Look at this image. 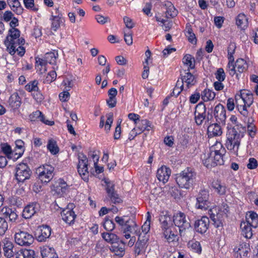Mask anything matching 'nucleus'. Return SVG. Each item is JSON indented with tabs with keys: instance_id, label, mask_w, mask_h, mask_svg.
I'll list each match as a JSON object with an SVG mask.
<instances>
[{
	"instance_id": "obj_23",
	"label": "nucleus",
	"mask_w": 258,
	"mask_h": 258,
	"mask_svg": "<svg viewBox=\"0 0 258 258\" xmlns=\"http://www.w3.org/2000/svg\"><path fill=\"white\" fill-rule=\"evenodd\" d=\"M1 212L4 218L9 219L10 222H15L18 219V216L15 209L5 207L1 209Z\"/></svg>"
},
{
	"instance_id": "obj_9",
	"label": "nucleus",
	"mask_w": 258,
	"mask_h": 258,
	"mask_svg": "<svg viewBox=\"0 0 258 258\" xmlns=\"http://www.w3.org/2000/svg\"><path fill=\"white\" fill-rule=\"evenodd\" d=\"M54 169V167L49 164H45L38 167L37 172L39 179L44 183L50 181L53 177Z\"/></svg>"
},
{
	"instance_id": "obj_26",
	"label": "nucleus",
	"mask_w": 258,
	"mask_h": 258,
	"mask_svg": "<svg viewBox=\"0 0 258 258\" xmlns=\"http://www.w3.org/2000/svg\"><path fill=\"white\" fill-rule=\"evenodd\" d=\"M108 196L110 198L111 202L114 204L119 203L121 200L114 190V185L111 182L107 183L106 188Z\"/></svg>"
},
{
	"instance_id": "obj_55",
	"label": "nucleus",
	"mask_w": 258,
	"mask_h": 258,
	"mask_svg": "<svg viewBox=\"0 0 258 258\" xmlns=\"http://www.w3.org/2000/svg\"><path fill=\"white\" fill-rule=\"evenodd\" d=\"M148 216L147 218L146 221L144 223V224L142 226V232L146 234L148 233L150 229V219L151 216L149 214V212H148Z\"/></svg>"
},
{
	"instance_id": "obj_29",
	"label": "nucleus",
	"mask_w": 258,
	"mask_h": 258,
	"mask_svg": "<svg viewBox=\"0 0 258 258\" xmlns=\"http://www.w3.org/2000/svg\"><path fill=\"white\" fill-rule=\"evenodd\" d=\"M222 134V130L220 124L214 123L209 125L208 127V135L209 137L220 136Z\"/></svg>"
},
{
	"instance_id": "obj_59",
	"label": "nucleus",
	"mask_w": 258,
	"mask_h": 258,
	"mask_svg": "<svg viewBox=\"0 0 258 258\" xmlns=\"http://www.w3.org/2000/svg\"><path fill=\"white\" fill-rule=\"evenodd\" d=\"M8 228V224L6 220L0 217V234H4Z\"/></svg>"
},
{
	"instance_id": "obj_44",
	"label": "nucleus",
	"mask_w": 258,
	"mask_h": 258,
	"mask_svg": "<svg viewBox=\"0 0 258 258\" xmlns=\"http://www.w3.org/2000/svg\"><path fill=\"white\" fill-rule=\"evenodd\" d=\"M165 238L168 242H172L178 240V237L177 234L175 233L171 230V228L168 229L163 232Z\"/></svg>"
},
{
	"instance_id": "obj_7",
	"label": "nucleus",
	"mask_w": 258,
	"mask_h": 258,
	"mask_svg": "<svg viewBox=\"0 0 258 258\" xmlns=\"http://www.w3.org/2000/svg\"><path fill=\"white\" fill-rule=\"evenodd\" d=\"M15 178L18 182H24L29 179L32 171L29 166L24 163L18 164L15 168Z\"/></svg>"
},
{
	"instance_id": "obj_17",
	"label": "nucleus",
	"mask_w": 258,
	"mask_h": 258,
	"mask_svg": "<svg viewBox=\"0 0 258 258\" xmlns=\"http://www.w3.org/2000/svg\"><path fill=\"white\" fill-rule=\"evenodd\" d=\"M210 220L208 217L203 216L195 222V230L201 234L205 233L209 228Z\"/></svg>"
},
{
	"instance_id": "obj_58",
	"label": "nucleus",
	"mask_w": 258,
	"mask_h": 258,
	"mask_svg": "<svg viewBox=\"0 0 258 258\" xmlns=\"http://www.w3.org/2000/svg\"><path fill=\"white\" fill-rule=\"evenodd\" d=\"M56 76L57 75L55 71H50L46 76L44 82L47 84L51 83L56 79Z\"/></svg>"
},
{
	"instance_id": "obj_21",
	"label": "nucleus",
	"mask_w": 258,
	"mask_h": 258,
	"mask_svg": "<svg viewBox=\"0 0 258 258\" xmlns=\"http://www.w3.org/2000/svg\"><path fill=\"white\" fill-rule=\"evenodd\" d=\"M51 234V229L47 225H42L40 227L36 236L37 240L39 242H44L49 238Z\"/></svg>"
},
{
	"instance_id": "obj_20",
	"label": "nucleus",
	"mask_w": 258,
	"mask_h": 258,
	"mask_svg": "<svg viewBox=\"0 0 258 258\" xmlns=\"http://www.w3.org/2000/svg\"><path fill=\"white\" fill-rule=\"evenodd\" d=\"M9 107L13 110L16 111L21 106L22 102L18 92H14L11 94L8 100Z\"/></svg>"
},
{
	"instance_id": "obj_28",
	"label": "nucleus",
	"mask_w": 258,
	"mask_h": 258,
	"mask_svg": "<svg viewBox=\"0 0 258 258\" xmlns=\"http://www.w3.org/2000/svg\"><path fill=\"white\" fill-rule=\"evenodd\" d=\"M212 187L215 192L220 196H224L227 191V186L225 183L220 180L213 181L212 183Z\"/></svg>"
},
{
	"instance_id": "obj_41",
	"label": "nucleus",
	"mask_w": 258,
	"mask_h": 258,
	"mask_svg": "<svg viewBox=\"0 0 258 258\" xmlns=\"http://www.w3.org/2000/svg\"><path fill=\"white\" fill-rule=\"evenodd\" d=\"M138 123V128L141 133L145 131H150L153 127L152 123L147 119H142Z\"/></svg>"
},
{
	"instance_id": "obj_36",
	"label": "nucleus",
	"mask_w": 258,
	"mask_h": 258,
	"mask_svg": "<svg viewBox=\"0 0 258 258\" xmlns=\"http://www.w3.org/2000/svg\"><path fill=\"white\" fill-rule=\"evenodd\" d=\"M35 68L36 71L39 74H43L47 70V63L45 60L41 58L36 57L35 58Z\"/></svg>"
},
{
	"instance_id": "obj_48",
	"label": "nucleus",
	"mask_w": 258,
	"mask_h": 258,
	"mask_svg": "<svg viewBox=\"0 0 258 258\" xmlns=\"http://www.w3.org/2000/svg\"><path fill=\"white\" fill-rule=\"evenodd\" d=\"M188 248L192 250L194 252L198 253H201L202 251V247L199 241L195 240H190L188 243Z\"/></svg>"
},
{
	"instance_id": "obj_3",
	"label": "nucleus",
	"mask_w": 258,
	"mask_h": 258,
	"mask_svg": "<svg viewBox=\"0 0 258 258\" xmlns=\"http://www.w3.org/2000/svg\"><path fill=\"white\" fill-rule=\"evenodd\" d=\"M244 131V129L242 125H236L235 127L228 128L225 146L231 153L235 155H238V151Z\"/></svg>"
},
{
	"instance_id": "obj_5",
	"label": "nucleus",
	"mask_w": 258,
	"mask_h": 258,
	"mask_svg": "<svg viewBox=\"0 0 258 258\" xmlns=\"http://www.w3.org/2000/svg\"><path fill=\"white\" fill-rule=\"evenodd\" d=\"M223 151L222 145L220 143H217L210 148V153L208 157L204 161V165L209 167L223 164L224 163L222 157Z\"/></svg>"
},
{
	"instance_id": "obj_25",
	"label": "nucleus",
	"mask_w": 258,
	"mask_h": 258,
	"mask_svg": "<svg viewBox=\"0 0 258 258\" xmlns=\"http://www.w3.org/2000/svg\"><path fill=\"white\" fill-rule=\"evenodd\" d=\"M109 249L115 255L122 257L125 253L124 243L122 241H116L109 247Z\"/></svg>"
},
{
	"instance_id": "obj_38",
	"label": "nucleus",
	"mask_w": 258,
	"mask_h": 258,
	"mask_svg": "<svg viewBox=\"0 0 258 258\" xmlns=\"http://www.w3.org/2000/svg\"><path fill=\"white\" fill-rule=\"evenodd\" d=\"M163 6L166 9V15L167 17H174L177 15V11L170 2H164Z\"/></svg>"
},
{
	"instance_id": "obj_6",
	"label": "nucleus",
	"mask_w": 258,
	"mask_h": 258,
	"mask_svg": "<svg viewBox=\"0 0 258 258\" xmlns=\"http://www.w3.org/2000/svg\"><path fill=\"white\" fill-rule=\"evenodd\" d=\"M196 178V173L190 168H187L176 174L175 180L179 187L189 189L193 185Z\"/></svg>"
},
{
	"instance_id": "obj_39",
	"label": "nucleus",
	"mask_w": 258,
	"mask_h": 258,
	"mask_svg": "<svg viewBox=\"0 0 258 258\" xmlns=\"http://www.w3.org/2000/svg\"><path fill=\"white\" fill-rule=\"evenodd\" d=\"M201 99L204 102H208L213 100L216 96V93L208 88L205 89L201 93Z\"/></svg>"
},
{
	"instance_id": "obj_42",
	"label": "nucleus",
	"mask_w": 258,
	"mask_h": 258,
	"mask_svg": "<svg viewBox=\"0 0 258 258\" xmlns=\"http://www.w3.org/2000/svg\"><path fill=\"white\" fill-rule=\"evenodd\" d=\"M35 252L32 249H24L16 254V258H34Z\"/></svg>"
},
{
	"instance_id": "obj_46",
	"label": "nucleus",
	"mask_w": 258,
	"mask_h": 258,
	"mask_svg": "<svg viewBox=\"0 0 258 258\" xmlns=\"http://www.w3.org/2000/svg\"><path fill=\"white\" fill-rule=\"evenodd\" d=\"M15 145L16 155H18L17 158H19L23 155L24 152V142L21 140H17L15 141Z\"/></svg>"
},
{
	"instance_id": "obj_4",
	"label": "nucleus",
	"mask_w": 258,
	"mask_h": 258,
	"mask_svg": "<svg viewBox=\"0 0 258 258\" xmlns=\"http://www.w3.org/2000/svg\"><path fill=\"white\" fill-rule=\"evenodd\" d=\"M229 212V207L226 204H222L218 207H213L208 210V214L213 224L216 228H222L224 218Z\"/></svg>"
},
{
	"instance_id": "obj_1",
	"label": "nucleus",
	"mask_w": 258,
	"mask_h": 258,
	"mask_svg": "<svg viewBox=\"0 0 258 258\" xmlns=\"http://www.w3.org/2000/svg\"><path fill=\"white\" fill-rule=\"evenodd\" d=\"M235 100V102L232 98L228 99L226 104L228 110L231 111L235 107L242 116L247 117L248 114L247 108L253 102V94L249 90H241L236 94Z\"/></svg>"
},
{
	"instance_id": "obj_27",
	"label": "nucleus",
	"mask_w": 258,
	"mask_h": 258,
	"mask_svg": "<svg viewBox=\"0 0 258 258\" xmlns=\"http://www.w3.org/2000/svg\"><path fill=\"white\" fill-rule=\"evenodd\" d=\"M182 84H186L188 88L195 85L197 83V80L195 77L188 71V70L185 71L184 75H181Z\"/></svg>"
},
{
	"instance_id": "obj_30",
	"label": "nucleus",
	"mask_w": 258,
	"mask_h": 258,
	"mask_svg": "<svg viewBox=\"0 0 258 258\" xmlns=\"http://www.w3.org/2000/svg\"><path fill=\"white\" fill-rule=\"evenodd\" d=\"M3 242L4 244L3 250L5 255L9 258L13 257L16 252L14 248L13 243L6 239H4Z\"/></svg>"
},
{
	"instance_id": "obj_64",
	"label": "nucleus",
	"mask_w": 258,
	"mask_h": 258,
	"mask_svg": "<svg viewBox=\"0 0 258 258\" xmlns=\"http://www.w3.org/2000/svg\"><path fill=\"white\" fill-rule=\"evenodd\" d=\"M257 162L254 158H250L248 160V163L247 164V167L249 169H253L257 167Z\"/></svg>"
},
{
	"instance_id": "obj_53",
	"label": "nucleus",
	"mask_w": 258,
	"mask_h": 258,
	"mask_svg": "<svg viewBox=\"0 0 258 258\" xmlns=\"http://www.w3.org/2000/svg\"><path fill=\"white\" fill-rule=\"evenodd\" d=\"M215 76L217 81H224L226 78V74L223 69H218L215 73Z\"/></svg>"
},
{
	"instance_id": "obj_10",
	"label": "nucleus",
	"mask_w": 258,
	"mask_h": 258,
	"mask_svg": "<svg viewBox=\"0 0 258 258\" xmlns=\"http://www.w3.org/2000/svg\"><path fill=\"white\" fill-rule=\"evenodd\" d=\"M74 207L73 204H69L67 207L63 209L61 212L62 220L69 225L73 224L77 217L74 211Z\"/></svg>"
},
{
	"instance_id": "obj_60",
	"label": "nucleus",
	"mask_w": 258,
	"mask_h": 258,
	"mask_svg": "<svg viewBox=\"0 0 258 258\" xmlns=\"http://www.w3.org/2000/svg\"><path fill=\"white\" fill-rule=\"evenodd\" d=\"M41 112H42L39 110H36L31 113L29 116L30 121L31 122L39 121V117L41 115Z\"/></svg>"
},
{
	"instance_id": "obj_22",
	"label": "nucleus",
	"mask_w": 258,
	"mask_h": 258,
	"mask_svg": "<svg viewBox=\"0 0 258 258\" xmlns=\"http://www.w3.org/2000/svg\"><path fill=\"white\" fill-rule=\"evenodd\" d=\"M234 250L236 251L235 255L237 258H246L250 249L248 243L242 242L235 248Z\"/></svg>"
},
{
	"instance_id": "obj_63",
	"label": "nucleus",
	"mask_w": 258,
	"mask_h": 258,
	"mask_svg": "<svg viewBox=\"0 0 258 258\" xmlns=\"http://www.w3.org/2000/svg\"><path fill=\"white\" fill-rule=\"evenodd\" d=\"M229 120L231 122V124H228L227 126V128H230L232 127H235L236 125H241V124L239 123L237 121V117L234 115H231Z\"/></svg>"
},
{
	"instance_id": "obj_18",
	"label": "nucleus",
	"mask_w": 258,
	"mask_h": 258,
	"mask_svg": "<svg viewBox=\"0 0 258 258\" xmlns=\"http://www.w3.org/2000/svg\"><path fill=\"white\" fill-rule=\"evenodd\" d=\"M69 189V186L66 182L61 178H59L54 186L53 195L58 197L63 196Z\"/></svg>"
},
{
	"instance_id": "obj_19",
	"label": "nucleus",
	"mask_w": 258,
	"mask_h": 258,
	"mask_svg": "<svg viewBox=\"0 0 258 258\" xmlns=\"http://www.w3.org/2000/svg\"><path fill=\"white\" fill-rule=\"evenodd\" d=\"M126 216L119 217L116 216L115 218V221L120 226L125 227V231H131L134 226H136V224L130 218H127Z\"/></svg>"
},
{
	"instance_id": "obj_47",
	"label": "nucleus",
	"mask_w": 258,
	"mask_h": 258,
	"mask_svg": "<svg viewBox=\"0 0 258 258\" xmlns=\"http://www.w3.org/2000/svg\"><path fill=\"white\" fill-rule=\"evenodd\" d=\"M49 19L51 21V30L56 31L60 27L61 18L56 16H51Z\"/></svg>"
},
{
	"instance_id": "obj_11",
	"label": "nucleus",
	"mask_w": 258,
	"mask_h": 258,
	"mask_svg": "<svg viewBox=\"0 0 258 258\" xmlns=\"http://www.w3.org/2000/svg\"><path fill=\"white\" fill-rule=\"evenodd\" d=\"M88 162V159L86 156L82 155V156H79L78 172L82 178L86 182L89 180Z\"/></svg>"
},
{
	"instance_id": "obj_54",
	"label": "nucleus",
	"mask_w": 258,
	"mask_h": 258,
	"mask_svg": "<svg viewBox=\"0 0 258 258\" xmlns=\"http://www.w3.org/2000/svg\"><path fill=\"white\" fill-rule=\"evenodd\" d=\"M24 4L26 8L34 12H37L38 8L34 4V0H24Z\"/></svg>"
},
{
	"instance_id": "obj_62",
	"label": "nucleus",
	"mask_w": 258,
	"mask_h": 258,
	"mask_svg": "<svg viewBox=\"0 0 258 258\" xmlns=\"http://www.w3.org/2000/svg\"><path fill=\"white\" fill-rule=\"evenodd\" d=\"M2 150L3 153L8 157L11 156L12 153V150L11 146L8 144H4L2 147Z\"/></svg>"
},
{
	"instance_id": "obj_61",
	"label": "nucleus",
	"mask_w": 258,
	"mask_h": 258,
	"mask_svg": "<svg viewBox=\"0 0 258 258\" xmlns=\"http://www.w3.org/2000/svg\"><path fill=\"white\" fill-rule=\"evenodd\" d=\"M201 97V93L197 90L191 95L189 97V102L192 104H195L199 100Z\"/></svg>"
},
{
	"instance_id": "obj_43",
	"label": "nucleus",
	"mask_w": 258,
	"mask_h": 258,
	"mask_svg": "<svg viewBox=\"0 0 258 258\" xmlns=\"http://www.w3.org/2000/svg\"><path fill=\"white\" fill-rule=\"evenodd\" d=\"M195 58L189 54H186L182 58V62L184 65L188 66L187 70H188V71H189L190 69H194L195 68Z\"/></svg>"
},
{
	"instance_id": "obj_2",
	"label": "nucleus",
	"mask_w": 258,
	"mask_h": 258,
	"mask_svg": "<svg viewBox=\"0 0 258 258\" xmlns=\"http://www.w3.org/2000/svg\"><path fill=\"white\" fill-rule=\"evenodd\" d=\"M20 31L17 28H11L8 31L4 44L7 47V51L11 54L15 53L20 56H23L25 52V49L23 46L25 44V39L20 37Z\"/></svg>"
},
{
	"instance_id": "obj_14",
	"label": "nucleus",
	"mask_w": 258,
	"mask_h": 258,
	"mask_svg": "<svg viewBox=\"0 0 258 258\" xmlns=\"http://www.w3.org/2000/svg\"><path fill=\"white\" fill-rule=\"evenodd\" d=\"M214 116L216 121L222 125L225 124L226 119V110L225 107L220 103L217 104L214 108Z\"/></svg>"
},
{
	"instance_id": "obj_37",
	"label": "nucleus",
	"mask_w": 258,
	"mask_h": 258,
	"mask_svg": "<svg viewBox=\"0 0 258 258\" xmlns=\"http://www.w3.org/2000/svg\"><path fill=\"white\" fill-rule=\"evenodd\" d=\"M236 24L240 29L244 30L248 26V19L243 13L239 14L236 17Z\"/></svg>"
},
{
	"instance_id": "obj_40",
	"label": "nucleus",
	"mask_w": 258,
	"mask_h": 258,
	"mask_svg": "<svg viewBox=\"0 0 258 258\" xmlns=\"http://www.w3.org/2000/svg\"><path fill=\"white\" fill-rule=\"evenodd\" d=\"M102 238L107 242L109 243L111 245L118 241V236L110 232H103L101 234Z\"/></svg>"
},
{
	"instance_id": "obj_24",
	"label": "nucleus",
	"mask_w": 258,
	"mask_h": 258,
	"mask_svg": "<svg viewBox=\"0 0 258 258\" xmlns=\"http://www.w3.org/2000/svg\"><path fill=\"white\" fill-rule=\"evenodd\" d=\"M171 174V170L169 168L165 166H162L157 171V177L160 181L165 183L169 179Z\"/></svg>"
},
{
	"instance_id": "obj_35",
	"label": "nucleus",
	"mask_w": 258,
	"mask_h": 258,
	"mask_svg": "<svg viewBox=\"0 0 258 258\" xmlns=\"http://www.w3.org/2000/svg\"><path fill=\"white\" fill-rule=\"evenodd\" d=\"M251 227L252 226L245 221L242 222L240 224L241 234L247 239L250 238L252 236Z\"/></svg>"
},
{
	"instance_id": "obj_13",
	"label": "nucleus",
	"mask_w": 258,
	"mask_h": 258,
	"mask_svg": "<svg viewBox=\"0 0 258 258\" xmlns=\"http://www.w3.org/2000/svg\"><path fill=\"white\" fill-rule=\"evenodd\" d=\"M206 106L202 102L196 106L194 115L197 125H201L205 121L206 122Z\"/></svg>"
},
{
	"instance_id": "obj_52",
	"label": "nucleus",
	"mask_w": 258,
	"mask_h": 258,
	"mask_svg": "<svg viewBox=\"0 0 258 258\" xmlns=\"http://www.w3.org/2000/svg\"><path fill=\"white\" fill-rule=\"evenodd\" d=\"M58 54L54 52H50L45 54V61L51 64H54L56 63Z\"/></svg>"
},
{
	"instance_id": "obj_50",
	"label": "nucleus",
	"mask_w": 258,
	"mask_h": 258,
	"mask_svg": "<svg viewBox=\"0 0 258 258\" xmlns=\"http://www.w3.org/2000/svg\"><path fill=\"white\" fill-rule=\"evenodd\" d=\"M38 81L36 80L30 81L25 85V89L29 92H34L38 91L39 89L38 86Z\"/></svg>"
},
{
	"instance_id": "obj_33",
	"label": "nucleus",
	"mask_w": 258,
	"mask_h": 258,
	"mask_svg": "<svg viewBox=\"0 0 258 258\" xmlns=\"http://www.w3.org/2000/svg\"><path fill=\"white\" fill-rule=\"evenodd\" d=\"M41 254L42 258H58L54 249L48 246H44L41 248Z\"/></svg>"
},
{
	"instance_id": "obj_32",
	"label": "nucleus",
	"mask_w": 258,
	"mask_h": 258,
	"mask_svg": "<svg viewBox=\"0 0 258 258\" xmlns=\"http://www.w3.org/2000/svg\"><path fill=\"white\" fill-rule=\"evenodd\" d=\"M147 240L146 239H141V236H139L138 240L135 244V253L136 255H139L145 251L147 247Z\"/></svg>"
},
{
	"instance_id": "obj_31",
	"label": "nucleus",
	"mask_w": 258,
	"mask_h": 258,
	"mask_svg": "<svg viewBox=\"0 0 258 258\" xmlns=\"http://www.w3.org/2000/svg\"><path fill=\"white\" fill-rule=\"evenodd\" d=\"M159 220L162 230L165 231L168 229L171 228L172 220L171 217L168 214H163L160 216Z\"/></svg>"
},
{
	"instance_id": "obj_34",
	"label": "nucleus",
	"mask_w": 258,
	"mask_h": 258,
	"mask_svg": "<svg viewBox=\"0 0 258 258\" xmlns=\"http://www.w3.org/2000/svg\"><path fill=\"white\" fill-rule=\"evenodd\" d=\"M246 222L250 224L253 228L258 226V215L253 211L248 212L246 215Z\"/></svg>"
},
{
	"instance_id": "obj_57",
	"label": "nucleus",
	"mask_w": 258,
	"mask_h": 258,
	"mask_svg": "<svg viewBox=\"0 0 258 258\" xmlns=\"http://www.w3.org/2000/svg\"><path fill=\"white\" fill-rule=\"evenodd\" d=\"M32 96L35 101L38 103H40L42 102L44 99V96L41 92L40 89L38 91H36L32 93Z\"/></svg>"
},
{
	"instance_id": "obj_16",
	"label": "nucleus",
	"mask_w": 258,
	"mask_h": 258,
	"mask_svg": "<svg viewBox=\"0 0 258 258\" xmlns=\"http://www.w3.org/2000/svg\"><path fill=\"white\" fill-rule=\"evenodd\" d=\"M40 205L37 202L31 203L27 205L23 209L22 216L25 219L31 218L39 211Z\"/></svg>"
},
{
	"instance_id": "obj_12",
	"label": "nucleus",
	"mask_w": 258,
	"mask_h": 258,
	"mask_svg": "<svg viewBox=\"0 0 258 258\" xmlns=\"http://www.w3.org/2000/svg\"><path fill=\"white\" fill-rule=\"evenodd\" d=\"M15 242L21 246H29L34 241L33 236L26 232L20 231L15 235Z\"/></svg>"
},
{
	"instance_id": "obj_56",
	"label": "nucleus",
	"mask_w": 258,
	"mask_h": 258,
	"mask_svg": "<svg viewBox=\"0 0 258 258\" xmlns=\"http://www.w3.org/2000/svg\"><path fill=\"white\" fill-rule=\"evenodd\" d=\"M103 227L107 232H111L115 228V224L112 220L107 219L103 223Z\"/></svg>"
},
{
	"instance_id": "obj_45",
	"label": "nucleus",
	"mask_w": 258,
	"mask_h": 258,
	"mask_svg": "<svg viewBox=\"0 0 258 258\" xmlns=\"http://www.w3.org/2000/svg\"><path fill=\"white\" fill-rule=\"evenodd\" d=\"M47 148L53 155H55L59 152V148L56 142L53 139H50L48 141Z\"/></svg>"
},
{
	"instance_id": "obj_15",
	"label": "nucleus",
	"mask_w": 258,
	"mask_h": 258,
	"mask_svg": "<svg viewBox=\"0 0 258 258\" xmlns=\"http://www.w3.org/2000/svg\"><path fill=\"white\" fill-rule=\"evenodd\" d=\"M209 196L208 191L206 190H201L196 199V208L202 210H206L209 206Z\"/></svg>"
},
{
	"instance_id": "obj_51",
	"label": "nucleus",
	"mask_w": 258,
	"mask_h": 258,
	"mask_svg": "<svg viewBox=\"0 0 258 258\" xmlns=\"http://www.w3.org/2000/svg\"><path fill=\"white\" fill-rule=\"evenodd\" d=\"M237 71L242 73L246 71L247 67L246 61L242 58L238 59L235 62Z\"/></svg>"
},
{
	"instance_id": "obj_49",
	"label": "nucleus",
	"mask_w": 258,
	"mask_h": 258,
	"mask_svg": "<svg viewBox=\"0 0 258 258\" xmlns=\"http://www.w3.org/2000/svg\"><path fill=\"white\" fill-rule=\"evenodd\" d=\"M185 35L188 38V41L192 44H196L197 38L191 27L190 26H187L185 28Z\"/></svg>"
},
{
	"instance_id": "obj_8",
	"label": "nucleus",
	"mask_w": 258,
	"mask_h": 258,
	"mask_svg": "<svg viewBox=\"0 0 258 258\" xmlns=\"http://www.w3.org/2000/svg\"><path fill=\"white\" fill-rule=\"evenodd\" d=\"M172 221L175 226L178 227L181 236L190 227V223L183 213L178 212L175 214L173 217Z\"/></svg>"
}]
</instances>
